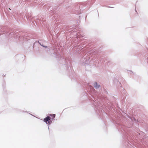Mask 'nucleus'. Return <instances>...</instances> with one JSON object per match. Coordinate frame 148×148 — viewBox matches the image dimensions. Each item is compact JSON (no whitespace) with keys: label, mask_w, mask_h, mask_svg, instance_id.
I'll return each instance as SVG.
<instances>
[{"label":"nucleus","mask_w":148,"mask_h":148,"mask_svg":"<svg viewBox=\"0 0 148 148\" xmlns=\"http://www.w3.org/2000/svg\"><path fill=\"white\" fill-rule=\"evenodd\" d=\"M77 30V29H76ZM75 45L78 43L75 44L76 42V41H77L76 39L75 38H76L77 39V41H78V40H79L82 37H83V36H82L81 35V34L80 33V30H76L75 29Z\"/></svg>","instance_id":"1"},{"label":"nucleus","mask_w":148,"mask_h":148,"mask_svg":"<svg viewBox=\"0 0 148 148\" xmlns=\"http://www.w3.org/2000/svg\"><path fill=\"white\" fill-rule=\"evenodd\" d=\"M51 119V117L49 116H48L44 119V121L47 124H50L52 122V121Z\"/></svg>","instance_id":"2"},{"label":"nucleus","mask_w":148,"mask_h":148,"mask_svg":"<svg viewBox=\"0 0 148 148\" xmlns=\"http://www.w3.org/2000/svg\"><path fill=\"white\" fill-rule=\"evenodd\" d=\"M75 18H77V19L78 21L75 22V25H77L79 24V23L80 22V21L79 20H78L79 19H80V16L79 15H77V14L75 15Z\"/></svg>","instance_id":"3"},{"label":"nucleus","mask_w":148,"mask_h":148,"mask_svg":"<svg viewBox=\"0 0 148 148\" xmlns=\"http://www.w3.org/2000/svg\"><path fill=\"white\" fill-rule=\"evenodd\" d=\"M93 86L96 89H98L100 87V85L99 84H98L96 82L94 83Z\"/></svg>","instance_id":"4"},{"label":"nucleus","mask_w":148,"mask_h":148,"mask_svg":"<svg viewBox=\"0 0 148 148\" xmlns=\"http://www.w3.org/2000/svg\"><path fill=\"white\" fill-rule=\"evenodd\" d=\"M50 115L52 117V118L51 119L52 120L53 119V118L55 117V114H50Z\"/></svg>","instance_id":"5"},{"label":"nucleus","mask_w":148,"mask_h":148,"mask_svg":"<svg viewBox=\"0 0 148 148\" xmlns=\"http://www.w3.org/2000/svg\"><path fill=\"white\" fill-rule=\"evenodd\" d=\"M43 47H47V46H43Z\"/></svg>","instance_id":"6"},{"label":"nucleus","mask_w":148,"mask_h":148,"mask_svg":"<svg viewBox=\"0 0 148 148\" xmlns=\"http://www.w3.org/2000/svg\"><path fill=\"white\" fill-rule=\"evenodd\" d=\"M108 7V8H111V7H109H109Z\"/></svg>","instance_id":"7"},{"label":"nucleus","mask_w":148,"mask_h":148,"mask_svg":"<svg viewBox=\"0 0 148 148\" xmlns=\"http://www.w3.org/2000/svg\"><path fill=\"white\" fill-rule=\"evenodd\" d=\"M74 12H75V11Z\"/></svg>","instance_id":"8"}]
</instances>
